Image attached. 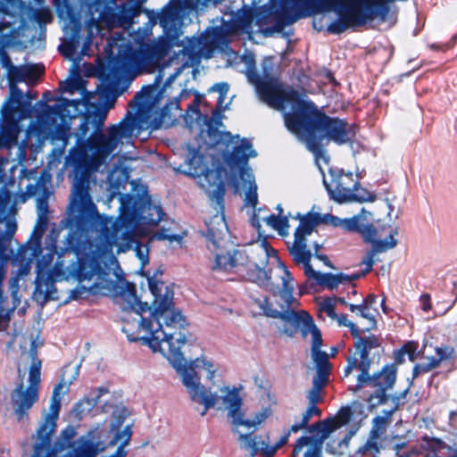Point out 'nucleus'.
Wrapping results in <instances>:
<instances>
[{
    "mask_svg": "<svg viewBox=\"0 0 457 457\" xmlns=\"http://www.w3.org/2000/svg\"><path fill=\"white\" fill-rule=\"evenodd\" d=\"M105 113L96 107L81 115L75 133L76 144L65 157V165L71 168L72 177L69 204L62 222L70 229L63 246L54 245L57 255L53 274L45 278H37L32 299L40 306L49 301L58 300L55 278H72L79 282L91 279L102 272L96 255L81 253L85 244L95 236L104 237L108 241H131L138 224L154 227L165 215L161 205L153 203L146 190L142 194L120 195L119 216L100 214L90 195L93 175L104 164V154L98 152V134L103 132Z\"/></svg>",
    "mask_w": 457,
    "mask_h": 457,
    "instance_id": "obj_1",
    "label": "nucleus"
},
{
    "mask_svg": "<svg viewBox=\"0 0 457 457\" xmlns=\"http://www.w3.org/2000/svg\"><path fill=\"white\" fill-rule=\"evenodd\" d=\"M163 274L162 266H159L152 276L146 275L149 289L154 296L153 317L159 321L161 317H164V323L169 329H179V331L162 332L163 337H158V331L152 329V321L149 319H143L141 326L151 333V337H139L134 334H128L129 342L140 341L143 345H146L153 352H160L172 365V367L180 374L182 382L187 389L190 398L193 402L204 405L201 412L204 416L207 411L213 408L219 402L217 394H212L201 383L200 377L196 372V368H203L208 371V378L212 379L214 377L212 362L204 358H196L191 361L189 364L181 352V348L189 340L191 336L187 320L181 311L175 308L173 288L165 285L158 278Z\"/></svg>",
    "mask_w": 457,
    "mask_h": 457,
    "instance_id": "obj_2",
    "label": "nucleus"
},
{
    "mask_svg": "<svg viewBox=\"0 0 457 457\" xmlns=\"http://www.w3.org/2000/svg\"><path fill=\"white\" fill-rule=\"evenodd\" d=\"M264 73L263 77L255 75L251 78L260 98L278 110L284 109L285 104L290 105L289 112L283 115L285 125L291 133L304 140L306 147L317 159L326 153L325 139L338 145L353 142L356 135L353 124L328 115L298 90L284 89L276 77Z\"/></svg>",
    "mask_w": 457,
    "mask_h": 457,
    "instance_id": "obj_3",
    "label": "nucleus"
},
{
    "mask_svg": "<svg viewBox=\"0 0 457 457\" xmlns=\"http://www.w3.org/2000/svg\"><path fill=\"white\" fill-rule=\"evenodd\" d=\"M263 245H265V251H262V267L248 260L245 252L240 250H235L232 255L225 256L220 253L217 256V265L224 271H235L240 274L245 279L257 284L273 295L283 292L287 297H291L294 293L292 274L281 263L275 270L267 269L270 259L269 249H273L266 241Z\"/></svg>",
    "mask_w": 457,
    "mask_h": 457,
    "instance_id": "obj_4",
    "label": "nucleus"
},
{
    "mask_svg": "<svg viewBox=\"0 0 457 457\" xmlns=\"http://www.w3.org/2000/svg\"><path fill=\"white\" fill-rule=\"evenodd\" d=\"M380 345L379 339L377 341L370 340L368 346H363V349L358 353L360 360L355 355L347 357V365L344 370L345 377L349 376L354 369L360 370L354 391H358L364 386L375 388L374 394H371L368 398V402L370 403L371 406L387 403L389 395L386 392L394 387L397 378V369L395 365L387 364L384 365L380 370L370 375V370L372 360L370 357V353L372 349L378 348Z\"/></svg>",
    "mask_w": 457,
    "mask_h": 457,
    "instance_id": "obj_5",
    "label": "nucleus"
},
{
    "mask_svg": "<svg viewBox=\"0 0 457 457\" xmlns=\"http://www.w3.org/2000/svg\"><path fill=\"white\" fill-rule=\"evenodd\" d=\"M118 0H79V10L84 13L88 33L91 36L95 29L100 33L103 29H111L114 27H130L134 18L146 8L140 7V3H128L117 4Z\"/></svg>",
    "mask_w": 457,
    "mask_h": 457,
    "instance_id": "obj_6",
    "label": "nucleus"
},
{
    "mask_svg": "<svg viewBox=\"0 0 457 457\" xmlns=\"http://www.w3.org/2000/svg\"><path fill=\"white\" fill-rule=\"evenodd\" d=\"M322 1L331 6V11L336 12L338 15V18L326 29L329 34L339 35L349 28L361 26L371 21L368 17H370V11H372L373 0Z\"/></svg>",
    "mask_w": 457,
    "mask_h": 457,
    "instance_id": "obj_7",
    "label": "nucleus"
},
{
    "mask_svg": "<svg viewBox=\"0 0 457 457\" xmlns=\"http://www.w3.org/2000/svg\"><path fill=\"white\" fill-rule=\"evenodd\" d=\"M141 117L138 112L128 111L124 118L117 124L109 128L108 135L98 134L96 142L98 152L104 154V162L115 150L122 138L130 137L140 128Z\"/></svg>",
    "mask_w": 457,
    "mask_h": 457,
    "instance_id": "obj_8",
    "label": "nucleus"
},
{
    "mask_svg": "<svg viewBox=\"0 0 457 457\" xmlns=\"http://www.w3.org/2000/svg\"><path fill=\"white\" fill-rule=\"evenodd\" d=\"M334 187L324 181L326 189L329 197L335 202L343 204L351 201L374 202L377 198L376 195L367 191L364 188H359L360 184L353 180L352 173H341L333 180Z\"/></svg>",
    "mask_w": 457,
    "mask_h": 457,
    "instance_id": "obj_9",
    "label": "nucleus"
},
{
    "mask_svg": "<svg viewBox=\"0 0 457 457\" xmlns=\"http://www.w3.org/2000/svg\"><path fill=\"white\" fill-rule=\"evenodd\" d=\"M62 388V382L58 383L54 388L50 403V412L46 415L43 422L37 429V440L33 446V457H40L45 450L51 446L52 436L55 432L57 427L56 421L61 410V401L58 395Z\"/></svg>",
    "mask_w": 457,
    "mask_h": 457,
    "instance_id": "obj_10",
    "label": "nucleus"
},
{
    "mask_svg": "<svg viewBox=\"0 0 457 457\" xmlns=\"http://www.w3.org/2000/svg\"><path fill=\"white\" fill-rule=\"evenodd\" d=\"M206 232L204 237L207 239V247L214 254V263L212 270L223 269L217 265V256L221 253L232 255L236 249L225 250V244L228 243L226 236L228 232V227L225 220L224 212H217L208 220H205Z\"/></svg>",
    "mask_w": 457,
    "mask_h": 457,
    "instance_id": "obj_11",
    "label": "nucleus"
},
{
    "mask_svg": "<svg viewBox=\"0 0 457 457\" xmlns=\"http://www.w3.org/2000/svg\"><path fill=\"white\" fill-rule=\"evenodd\" d=\"M294 6L295 10L288 5L281 4V11L278 9L275 19L277 31L282 30L285 27L294 24L302 18L331 11V6L326 4L322 0H302L300 4Z\"/></svg>",
    "mask_w": 457,
    "mask_h": 457,
    "instance_id": "obj_12",
    "label": "nucleus"
},
{
    "mask_svg": "<svg viewBox=\"0 0 457 457\" xmlns=\"http://www.w3.org/2000/svg\"><path fill=\"white\" fill-rule=\"evenodd\" d=\"M337 428L336 420L332 418L317 421L311 426L307 425L308 432L316 433V435L300 436L293 446L292 457H297L303 447L307 449H323L324 441Z\"/></svg>",
    "mask_w": 457,
    "mask_h": 457,
    "instance_id": "obj_13",
    "label": "nucleus"
},
{
    "mask_svg": "<svg viewBox=\"0 0 457 457\" xmlns=\"http://www.w3.org/2000/svg\"><path fill=\"white\" fill-rule=\"evenodd\" d=\"M183 8L182 0H170L161 12L148 9L145 10V14L154 24L159 22L163 33L178 34L180 37L182 32L179 23Z\"/></svg>",
    "mask_w": 457,
    "mask_h": 457,
    "instance_id": "obj_14",
    "label": "nucleus"
},
{
    "mask_svg": "<svg viewBox=\"0 0 457 457\" xmlns=\"http://www.w3.org/2000/svg\"><path fill=\"white\" fill-rule=\"evenodd\" d=\"M295 219L299 220V225L295 228L294 237L306 239L320 224L331 225L335 228L339 226L340 219L330 214H321L312 211L305 214L297 213Z\"/></svg>",
    "mask_w": 457,
    "mask_h": 457,
    "instance_id": "obj_15",
    "label": "nucleus"
},
{
    "mask_svg": "<svg viewBox=\"0 0 457 457\" xmlns=\"http://www.w3.org/2000/svg\"><path fill=\"white\" fill-rule=\"evenodd\" d=\"M131 308L133 311L140 315V320L138 321V330L136 332H132L131 334H134V336H139V337H151V333L143 328L141 326V320L143 319H149L152 321V329L154 331H158V337L159 338H162V332L167 333L169 331H179V329H169L167 328L165 323H164V317H161L159 319V321H157L152 315V312L154 311V302L151 305H149L146 302H141L138 298L137 300H134V303L131 304ZM123 331L128 335L130 334L129 329L124 328Z\"/></svg>",
    "mask_w": 457,
    "mask_h": 457,
    "instance_id": "obj_16",
    "label": "nucleus"
},
{
    "mask_svg": "<svg viewBox=\"0 0 457 457\" xmlns=\"http://www.w3.org/2000/svg\"><path fill=\"white\" fill-rule=\"evenodd\" d=\"M80 100H70L65 97H60L58 103L46 106V111L43 116V121L51 129H57L62 124H65L68 120L75 119V115L70 112V107H77Z\"/></svg>",
    "mask_w": 457,
    "mask_h": 457,
    "instance_id": "obj_17",
    "label": "nucleus"
},
{
    "mask_svg": "<svg viewBox=\"0 0 457 457\" xmlns=\"http://www.w3.org/2000/svg\"><path fill=\"white\" fill-rule=\"evenodd\" d=\"M256 155V151L252 149V144L246 138H243L239 145L234 146L231 152H224L222 157L231 171L239 170L243 176L249 157Z\"/></svg>",
    "mask_w": 457,
    "mask_h": 457,
    "instance_id": "obj_18",
    "label": "nucleus"
},
{
    "mask_svg": "<svg viewBox=\"0 0 457 457\" xmlns=\"http://www.w3.org/2000/svg\"><path fill=\"white\" fill-rule=\"evenodd\" d=\"M187 170L183 171L188 177L201 178L204 177L206 182H211L212 177H219L221 168L213 170L209 167L205 162V156L197 149L189 150V156L186 161Z\"/></svg>",
    "mask_w": 457,
    "mask_h": 457,
    "instance_id": "obj_19",
    "label": "nucleus"
},
{
    "mask_svg": "<svg viewBox=\"0 0 457 457\" xmlns=\"http://www.w3.org/2000/svg\"><path fill=\"white\" fill-rule=\"evenodd\" d=\"M158 41L150 45L142 51L143 57L147 60L161 61L164 59L175 46H180L182 42L178 34L163 33Z\"/></svg>",
    "mask_w": 457,
    "mask_h": 457,
    "instance_id": "obj_20",
    "label": "nucleus"
},
{
    "mask_svg": "<svg viewBox=\"0 0 457 457\" xmlns=\"http://www.w3.org/2000/svg\"><path fill=\"white\" fill-rule=\"evenodd\" d=\"M17 398L12 399L14 405V414L18 421L23 420L29 417V411L39 399V388L28 386L23 389V385L20 384L15 389Z\"/></svg>",
    "mask_w": 457,
    "mask_h": 457,
    "instance_id": "obj_21",
    "label": "nucleus"
},
{
    "mask_svg": "<svg viewBox=\"0 0 457 457\" xmlns=\"http://www.w3.org/2000/svg\"><path fill=\"white\" fill-rule=\"evenodd\" d=\"M254 302L260 307L264 316L273 319H279L283 320L286 323V325L288 324L290 327V336L297 332L302 318L301 315L298 314V312L295 311L280 312L276 309H273L268 297H264L262 300L258 299L255 300Z\"/></svg>",
    "mask_w": 457,
    "mask_h": 457,
    "instance_id": "obj_22",
    "label": "nucleus"
},
{
    "mask_svg": "<svg viewBox=\"0 0 457 457\" xmlns=\"http://www.w3.org/2000/svg\"><path fill=\"white\" fill-rule=\"evenodd\" d=\"M10 96L2 106L1 113H8V115L26 117L31 108L29 99L24 97L22 91L17 87H9Z\"/></svg>",
    "mask_w": 457,
    "mask_h": 457,
    "instance_id": "obj_23",
    "label": "nucleus"
},
{
    "mask_svg": "<svg viewBox=\"0 0 457 457\" xmlns=\"http://www.w3.org/2000/svg\"><path fill=\"white\" fill-rule=\"evenodd\" d=\"M226 395L223 396V402L228 408V415L233 419V424L236 426H245L248 428L261 423L262 420H250L244 419V413L241 411L242 399L237 389L228 390L225 388Z\"/></svg>",
    "mask_w": 457,
    "mask_h": 457,
    "instance_id": "obj_24",
    "label": "nucleus"
},
{
    "mask_svg": "<svg viewBox=\"0 0 457 457\" xmlns=\"http://www.w3.org/2000/svg\"><path fill=\"white\" fill-rule=\"evenodd\" d=\"M52 2L57 17L68 22L74 35L78 34L81 29V19L79 12L70 0H52Z\"/></svg>",
    "mask_w": 457,
    "mask_h": 457,
    "instance_id": "obj_25",
    "label": "nucleus"
},
{
    "mask_svg": "<svg viewBox=\"0 0 457 457\" xmlns=\"http://www.w3.org/2000/svg\"><path fill=\"white\" fill-rule=\"evenodd\" d=\"M124 66L117 60L109 61L107 63H100L96 69V75L109 87L117 86L124 78Z\"/></svg>",
    "mask_w": 457,
    "mask_h": 457,
    "instance_id": "obj_26",
    "label": "nucleus"
},
{
    "mask_svg": "<svg viewBox=\"0 0 457 457\" xmlns=\"http://www.w3.org/2000/svg\"><path fill=\"white\" fill-rule=\"evenodd\" d=\"M0 123V148L9 147L17 139L18 119L17 116L2 113Z\"/></svg>",
    "mask_w": 457,
    "mask_h": 457,
    "instance_id": "obj_27",
    "label": "nucleus"
},
{
    "mask_svg": "<svg viewBox=\"0 0 457 457\" xmlns=\"http://www.w3.org/2000/svg\"><path fill=\"white\" fill-rule=\"evenodd\" d=\"M397 234V228L392 229L389 233L390 242H375L374 245H371V249L367 252L361 262V264L365 265L364 270L367 274L372 270L373 266L376 263L374 257L377 253L392 249L397 245V240L395 239V236Z\"/></svg>",
    "mask_w": 457,
    "mask_h": 457,
    "instance_id": "obj_28",
    "label": "nucleus"
},
{
    "mask_svg": "<svg viewBox=\"0 0 457 457\" xmlns=\"http://www.w3.org/2000/svg\"><path fill=\"white\" fill-rule=\"evenodd\" d=\"M420 447L426 452L425 457H450L451 445L438 437L425 435L421 438Z\"/></svg>",
    "mask_w": 457,
    "mask_h": 457,
    "instance_id": "obj_29",
    "label": "nucleus"
},
{
    "mask_svg": "<svg viewBox=\"0 0 457 457\" xmlns=\"http://www.w3.org/2000/svg\"><path fill=\"white\" fill-rule=\"evenodd\" d=\"M336 319H337L339 326H344V327H346L349 328L352 337L355 340L354 347H355L357 353L361 351L363 349V346H368V342L370 340L377 341L378 339H379L375 335H370L368 337H361V330L353 321H351L347 319L346 314L342 313L340 315H337Z\"/></svg>",
    "mask_w": 457,
    "mask_h": 457,
    "instance_id": "obj_30",
    "label": "nucleus"
},
{
    "mask_svg": "<svg viewBox=\"0 0 457 457\" xmlns=\"http://www.w3.org/2000/svg\"><path fill=\"white\" fill-rule=\"evenodd\" d=\"M254 20V8L243 5L232 15L231 30L246 31L252 28Z\"/></svg>",
    "mask_w": 457,
    "mask_h": 457,
    "instance_id": "obj_31",
    "label": "nucleus"
},
{
    "mask_svg": "<svg viewBox=\"0 0 457 457\" xmlns=\"http://www.w3.org/2000/svg\"><path fill=\"white\" fill-rule=\"evenodd\" d=\"M301 315V323H303L302 334L306 337L308 333L312 334V351L317 352L322 345V335L319 328L314 323L312 317L306 312H298Z\"/></svg>",
    "mask_w": 457,
    "mask_h": 457,
    "instance_id": "obj_32",
    "label": "nucleus"
},
{
    "mask_svg": "<svg viewBox=\"0 0 457 457\" xmlns=\"http://www.w3.org/2000/svg\"><path fill=\"white\" fill-rule=\"evenodd\" d=\"M59 448L52 449L51 446L46 449L40 457H55V451ZM97 454V444L91 439L84 441L72 452H69L66 457H96Z\"/></svg>",
    "mask_w": 457,
    "mask_h": 457,
    "instance_id": "obj_33",
    "label": "nucleus"
},
{
    "mask_svg": "<svg viewBox=\"0 0 457 457\" xmlns=\"http://www.w3.org/2000/svg\"><path fill=\"white\" fill-rule=\"evenodd\" d=\"M253 8L255 23L259 27L268 25L273 19H276V13L278 12V3L276 0H269L267 4Z\"/></svg>",
    "mask_w": 457,
    "mask_h": 457,
    "instance_id": "obj_34",
    "label": "nucleus"
},
{
    "mask_svg": "<svg viewBox=\"0 0 457 457\" xmlns=\"http://www.w3.org/2000/svg\"><path fill=\"white\" fill-rule=\"evenodd\" d=\"M288 252L296 264H303L311 262L312 253L307 249V240L301 238H294L293 245L288 247Z\"/></svg>",
    "mask_w": 457,
    "mask_h": 457,
    "instance_id": "obj_35",
    "label": "nucleus"
},
{
    "mask_svg": "<svg viewBox=\"0 0 457 457\" xmlns=\"http://www.w3.org/2000/svg\"><path fill=\"white\" fill-rule=\"evenodd\" d=\"M29 358L31 360V364L29 370V386L39 388V385L41 382V367L42 361L37 356V351L34 345L32 344L31 348L29 349Z\"/></svg>",
    "mask_w": 457,
    "mask_h": 457,
    "instance_id": "obj_36",
    "label": "nucleus"
},
{
    "mask_svg": "<svg viewBox=\"0 0 457 457\" xmlns=\"http://www.w3.org/2000/svg\"><path fill=\"white\" fill-rule=\"evenodd\" d=\"M182 42V49L179 51L183 55H187L188 57L195 55L205 45L206 41L204 36L200 37H186V42L184 40H180Z\"/></svg>",
    "mask_w": 457,
    "mask_h": 457,
    "instance_id": "obj_37",
    "label": "nucleus"
},
{
    "mask_svg": "<svg viewBox=\"0 0 457 457\" xmlns=\"http://www.w3.org/2000/svg\"><path fill=\"white\" fill-rule=\"evenodd\" d=\"M222 170H220L219 177H212L211 182H207L210 186H215L212 192V199L215 200L219 209L217 212H224V196L226 193L225 183L221 179Z\"/></svg>",
    "mask_w": 457,
    "mask_h": 457,
    "instance_id": "obj_38",
    "label": "nucleus"
},
{
    "mask_svg": "<svg viewBox=\"0 0 457 457\" xmlns=\"http://www.w3.org/2000/svg\"><path fill=\"white\" fill-rule=\"evenodd\" d=\"M358 233L362 237L364 242L370 243L371 245L375 242H390L389 235L384 240L377 239L378 230L376 227L369 222L365 217L362 219Z\"/></svg>",
    "mask_w": 457,
    "mask_h": 457,
    "instance_id": "obj_39",
    "label": "nucleus"
},
{
    "mask_svg": "<svg viewBox=\"0 0 457 457\" xmlns=\"http://www.w3.org/2000/svg\"><path fill=\"white\" fill-rule=\"evenodd\" d=\"M266 223L272 228L277 230L279 235H283L284 232L289 228V221L287 216H277L270 214L264 219Z\"/></svg>",
    "mask_w": 457,
    "mask_h": 457,
    "instance_id": "obj_40",
    "label": "nucleus"
},
{
    "mask_svg": "<svg viewBox=\"0 0 457 457\" xmlns=\"http://www.w3.org/2000/svg\"><path fill=\"white\" fill-rule=\"evenodd\" d=\"M289 433L281 436L279 440L274 445L270 446L265 441H262L261 453L264 457H273L277 451L288 442Z\"/></svg>",
    "mask_w": 457,
    "mask_h": 457,
    "instance_id": "obj_41",
    "label": "nucleus"
},
{
    "mask_svg": "<svg viewBox=\"0 0 457 457\" xmlns=\"http://www.w3.org/2000/svg\"><path fill=\"white\" fill-rule=\"evenodd\" d=\"M9 87L17 86V83L26 81L24 65L12 66L7 72Z\"/></svg>",
    "mask_w": 457,
    "mask_h": 457,
    "instance_id": "obj_42",
    "label": "nucleus"
},
{
    "mask_svg": "<svg viewBox=\"0 0 457 457\" xmlns=\"http://www.w3.org/2000/svg\"><path fill=\"white\" fill-rule=\"evenodd\" d=\"M60 88L62 92H69L71 94L79 90L82 91L85 90V81L79 77L67 79L61 83Z\"/></svg>",
    "mask_w": 457,
    "mask_h": 457,
    "instance_id": "obj_43",
    "label": "nucleus"
},
{
    "mask_svg": "<svg viewBox=\"0 0 457 457\" xmlns=\"http://www.w3.org/2000/svg\"><path fill=\"white\" fill-rule=\"evenodd\" d=\"M331 368H319L316 369V373L312 378V386L320 388H324L329 380Z\"/></svg>",
    "mask_w": 457,
    "mask_h": 457,
    "instance_id": "obj_44",
    "label": "nucleus"
},
{
    "mask_svg": "<svg viewBox=\"0 0 457 457\" xmlns=\"http://www.w3.org/2000/svg\"><path fill=\"white\" fill-rule=\"evenodd\" d=\"M358 306H359V309H357L355 313L358 316L368 320V321H369V326L362 328L361 332L366 333V332H370V330L376 328L377 320H376L375 316L369 312V310L365 307V305L362 303L358 304Z\"/></svg>",
    "mask_w": 457,
    "mask_h": 457,
    "instance_id": "obj_45",
    "label": "nucleus"
},
{
    "mask_svg": "<svg viewBox=\"0 0 457 457\" xmlns=\"http://www.w3.org/2000/svg\"><path fill=\"white\" fill-rule=\"evenodd\" d=\"M26 81H36L45 72V68L41 64L24 65Z\"/></svg>",
    "mask_w": 457,
    "mask_h": 457,
    "instance_id": "obj_46",
    "label": "nucleus"
},
{
    "mask_svg": "<svg viewBox=\"0 0 457 457\" xmlns=\"http://www.w3.org/2000/svg\"><path fill=\"white\" fill-rule=\"evenodd\" d=\"M317 284L329 290H335L338 287L336 274L330 272L321 273L317 281Z\"/></svg>",
    "mask_w": 457,
    "mask_h": 457,
    "instance_id": "obj_47",
    "label": "nucleus"
},
{
    "mask_svg": "<svg viewBox=\"0 0 457 457\" xmlns=\"http://www.w3.org/2000/svg\"><path fill=\"white\" fill-rule=\"evenodd\" d=\"M363 217L353 216L349 219L341 220L338 227H342L347 231L359 232L361 223L362 222Z\"/></svg>",
    "mask_w": 457,
    "mask_h": 457,
    "instance_id": "obj_48",
    "label": "nucleus"
},
{
    "mask_svg": "<svg viewBox=\"0 0 457 457\" xmlns=\"http://www.w3.org/2000/svg\"><path fill=\"white\" fill-rule=\"evenodd\" d=\"M326 451L328 453L334 456H343L345 454L347 449L340 440L330 439L326 445Z\"/></svg>",
    "mask_w": 457,
    "mask_h": 457,
    "instance_id": "obj_49",
    "label": "nucleus"
},
{
    "mask_svg": "<svg viewBox=\"0 0 457 457\" xmlns=\"http://www.w3.org/2000/svg\"><path fill=\"white\" fill-rule=\"evenodd\" d=\"M436 357L439 358V361H447V360H454L457 358V354L454 351V347L445 345L442 346H438L435 349Z\"/></svg>",
    "mask_w": 457,
    "mask_h": 457,
    "instance_id": "obj_50",
    "label": "nucleus"
},
{
    "mask_svg": "<svg viewBox=\"0 0 457 457\" xmlns=\"http://www.w3.org/2000/svg\"><path fill=\"white\" fill-rule=\"evenodd\" d=\"M239 439L245 442L247 448L251 449V454L249 457H255L257 452L261 450L259 447V442L256 441V436H253L252 433L240 434Z\"/></svg>",
    "mask_w": 457,
    "mask_h": 457,
    "instance_id": "obj_51",
    "label": "nucleus"
},
{
    "mask_svg": "<svg viewBox=\"0 0 457 457\" xmlns=\"http://www.w3.org/2000/svg\"><path fill=\"white\" fill-rule=\"evenodd\" d=\"M229 89V85L227 82H219L215 83L209 89V92H218L219 97L217 101V106L220 107L223 104L225 98L227 97V94Z\"/></svg>",
    "mask_w": 457,
    "mask_h": 457,
    "instance_id": "obj_52",
    "label": "nucleus"
},
{
    "mask_svg": "<svg viewBox=\"0 0 457 457\" xmlns=\"http://www.w3.org/2000/svg\"><path fill=\"white\" fill-rule=\"evenodd\" d=\"M34 19L40 26H42L50 23L53 20V16L47 8H40L36 10Z\"/></svg>",
    "mask_w": 457,
    "mask_h": 457,
    "instance_id": "obj_53",
    "label": "nucleus"
},
{
    "mask_svg": "<svg viewBox=\"0 0 457 457\" xmlns=\"http://www.w3.org/2000/svg\"><path fill=\"white\" fill-rule=\"evenodd\" d=\"M313 360L316 364V369L319 368H331V363L328 361V355L319 349L317 352H312Z\"/></svg>",
    "mask_w": 457,
    "mask_h": 457,
    "instance_id": "obj_54",
    "label": "nucleus"
},
{
    "mask_svg": "<svg viewBox=\"0 0 457 457\" xmlns=\"http://www.w3.org/2000/svg\"><path fill=\"white\" fill-rule=\"evenodd\" d=\"M208 134L209 136L219 134L220 141L223 142L227 147L229 144L234 142V137L230 132H220L218 129L213 127L211 123L208 124Z\"/></svg>",
    "mask_w": 457,
    "mask_h": 457,
    "instance_id": "obj_55",
    "label": "nucleus"
},
{
    "mask_svg": "<svg viewBox=\"0 0 457 457\" xmlns=\"http://www.w3.org/2000/svg\"><path fill=\"white\" fill-rule=\"evenodd\" d=\"M351 417H352L351 407L345 406L339 410L336 419H334V420H336V423L337 426H338V424L345 425L349 422V420H351Z\"/></svg>",
    "mask_w": 457,
    "mask_h": 457,
    "instance_id": "obj_56",
    "label": "nucleus"
},
{
    "mask_svg": "<svg viewBox=\"0 0 457 457\" xmlns=\"http://www.w3.org/2000/svg\"><path fill=\"white\" fill-rule=\"evenodd\" d=\"M322 389L323 388H320L318 386H312V388L307 394L309 405L317 406V403H320L323 400V397L320 395V392Z\"/></svg>",
    "mask_w": 457,
    "mask_h": 457,
    "instance_id": "obj_57",
    "label": "nucleus"
},
{
    "mask_svg": "<svg viewBox=\"0 0 457 457\" xmlns=\"http://www.w3.org/2000/svg\"><path fill=\"white\" fill-rule=\"evenodd\" d=\"M373 451L375 453H378L379 451H380V447L378 445V444L376 442V441H371V440H367V442L360 446L357 450H356V454L357 455H364L366 454L369 451Z\"/></svg>",
    "mask_w": 457,
    "mask_h": 457,
    "instance_id": "obj_58",
    "label": "nucleus"
},
{
    "mask_svg": "<svg viewBox=\"0 0 457 457\" xmlns=\"http://www.w3.org/2000/svg\"><path fill=\"white\" fill-rule=\"evenodd\" d=\"M417 346L416 342L408 341L401 347L411 361H414L417 358Z\"/></svg>",
    "mask_w": 457,
    "mask_h": 457,
    "instance_id": "obj_59",
    "label": "nucleus"
},
{
    "mask_svg": "<svg viewBox=\"0 0 457 457\" xmlns=\"http://www.w3.org/2000/svg\"><path fill=\"white\" fill-rule=\"evenodd\" d=\"M120 295L128 299L137 300V288L131 282H126L125 287L121 289Z\"/></svg>",
    "mask_w": 457,
    "mask_h": 457,
    "instance_id": "obj_60",
    "label": "nucleus"
},
{
    "mask_svg": "<svg viewBox=\"0 0 457 457\" xmlns=\"http://www.w3.org/2000/svg\"><path fill=\"white\" fill-rule=\"evenodd\" d=\"M320 415H321V410L319 407L309 405L307 410L305 411V412L303 414L302 420L303 421V424L308 425L310 420L313 416L320 417Z\"/></svg>",
    "mask_w": 457,
    "mask_h": 457,
    "instance_id": "obj_61",
    "label": "nucleus"
},
{
    "mask_svg": "<svg viewBox=\"0 0 457 457\" xmlns=\"http://www.w3.org/2000/svg\"><path fill=\"white\" fill-rule=\"evenodd\" d=\"M41 190H46L45 183L41 179H38L36 184H29L26 187V193L29 196H34Z\"/></svg>",
    "mask_w": 457,
    "mask_h": 457,
    "instance_id": "obj_62",
    "label": "nucleus"
},
{
    "mask_svg": "<svg viewBox=\"0 0 457 457\" xmlns=\"http://www.w3.org/2000/svg\"><path fill=\"white\" fill-rule=\"evenodd\" d=\"M47 220L43 216H40L38 219V222L37 226L35 227V229L33 231L34 236L36 237L37 240V245H39L40 238L46 228Z\"/></svg>",
    "mask_w": 457,
    "mask_h": 457,
    "instance_id": "obj_63",
    "label": "nucleus"
},
{
    "mask_svg": "<svg viewBox=\"0 0 457 457\" xmlns=\"http://www.w3.org/2000/svg\"><path fill=\"white\" fill-rule=\"evenodd\" d=\"M320 309L325 312L329 318L336 319L337 313L335 312V303L330 298L324 300Z\"/></svg>",
    "mask_w": 457,
    "mask_h": 457,
    "instance_id": "obj_64",
    "label": "nucleus"
}]
</instances>
